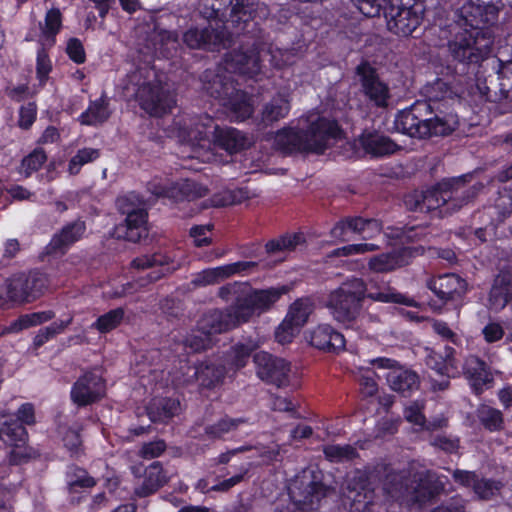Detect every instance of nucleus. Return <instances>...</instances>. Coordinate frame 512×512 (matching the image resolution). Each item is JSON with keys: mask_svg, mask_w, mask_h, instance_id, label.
<instances>
[{"mask_svg": "<svg viewBox=\"0 0 512 512\" xmlns=\"http://www.w3.org/2000/svg\"><path fill=\"white\" fill-rule=\"evenodd\" d=\"M341 137V129L335 120L325 117L311 119L307 129L283 128L274 139L277 150L284 154L295 152L323 153L332 141Z\"/></svg>", "mask_w": 512, "mask_h": 512, "instance_id": "obj_1", "label": "nucleus"}, {"mask_svg": "<svg viewBox=\"0 0 512 512\" xmlns=\"http://www.w3.org/2000/svg\"><path fill=\"white\" fill-rule=\"evenodd\" d=\"M394 125L397 131L422 139L451 134L458 127L459 119L456 114L434 113L431 104L417 101L396 115Z\"/></svg>", "mask_w": 512, "mask_h": 512, "instance_id": "obj_2", "label": "nucleus"}, {"mask_svg": "<svg viewBox=\"0 0 512 512\" xmlns=\"http://www.w3.org/2000/svg\"><path fill=\"white\" fill-rule=\"evenodd\" d=\"M205 5L211 9V16L227 19L235 34H254L259 30L260 20L269 14L264 3L253 0H205Z\"/></svg>", "mask_w": 512, "mask_h": 512, "instance_id": "obj_3", "label": "nucleus"}, {"mask_svg": "<svg viewBox=\"0 0 512 512\" xmlns=\"http://www.w3.org/2000/svg\"><path fill=\"white\" fill-rule=\"evenodd\" d=\"M128 85L136 87V101L151 116L161 117L171 112L176 104L173 93L156 78L150 69L140 68L132 72L129 75Z\"/></svg>", "mask_w": 512, "mask_h": 512, "instance_id": "obj_4", "label": "nucleus"}, {"mask_svg": "<svg viewBox=\"0 0 512 512\" xmlns=\"http://www.w3.org/2000/svg\"><path fill=\"white\" fill-rule=\"evenodd\" d=\"M328 492V489L319 482L318 475L312 469H305L289 483L288 493L277 500L274 512L314 510Z\"/></svg>", "mask_w": 512, "mask_h": 512, "instance_id": "obj_5", "label": "nucleus"}, {"mask_svg": "<svg viewBox=\"0 0 512 512\" xmlns=\"http://www.w3.org/2000/svg\"><path fill=\"white\" fill-rule=\"evenodd\" d=\"M471 175L444 178L433 188L435 210L439 209L443 216L452 215L473 202L483 189L482 183L467 187Z\"/></svg>", "mask_w": 512, "mask_h": 512, "instance_id": "obj_6", "label": "nucleus"}, {"mask_svg": "<svg viewBox=\"0 0 512 512\" xmlns=\"http://www.w3.org/2000/svg\"><path fill=\"white\" fill-rule=\"evenodd\" d=\"M444 477H436L433 473H418L413 479L400 477V483H395L393 477L385 488L387 494L396 500L407 504L423 503L444 489Z\"/></svg>", "mask_w": 512, "mask_h": 512, "instance_id": "obj_7", "label": "nucleus"}, {"mask_svg": "<svg viewBox=\"0 0 512 512\" xmlns=\"http://www.w3.org/2000/svg\"><path fill=\"white\" fill-rule=\"evenodd\" d=\"M0 441L9 449L7 457L12 465L24 463L36 455L28 445L26 428L16 420L12 411L0 412Z\"/></svg>", "mask_w": 512, "mask_h": 512, "instance_id": "obj_8", "label": "nucleus"}, {"mask_svg": "<svg viewBox=\"0 0 512 512\" xmlns=\"http://www.w3.org/2000/svg\"><path fill=\"white\" fill-rule=\"evenodd\" d=\"M492 45L490 31L469 32L468 29H464L448 42V50L454 60L479 63L490 54Z\"/></svg>", "mask_w": 512, "mask_h": 512, "instance_id": "obj_9", "label": "nucleus"}, {"mask_svg": "<svg viewBox=\"0 0 512 512\" xmlns=\"http://www.w3.org/2000/svg\"><path fill=\"white\" fill-rule=\"evenodd\" d=\"M424 10L422 0H392L384 11L388 30L398 36L411 35L422 22Z\"/></svg>", "mask_w": 512, "mask_h": 512, "instance_id": "obj_10", "label": "nucleus"}, {"mask_svg": "<svg viewBox=\"0 0 512 512\" xmlns=\"http://www.w3.org/2000/svg\"><path fill=\"white\" fill-rule=\"evenodd\" d=\"M46 287V277L39 272L15 275L0 287V307L8 302H32L44 293Z\"/></svg>", "mask_w": 512, "mask_h": 512, "instance_id": "obj_11", "label": "nucleus"}, {"mask_svg": "<svg viewBox=\"0 0 512 512\" xmlns=\"http://www.w3.org/2000/svg\"><path fill=\"white\" fill-rule=\"evenodd\" d=\"M363 299L364 283L360 279H353L330 294L327 306L335 320H355Z\"/></svg>", "mask_w": 512, "mask_h": 512, "instance_id": "obj_12", "label": "nucleus"}, {"mask_svg": "<svg viewBox=\"0 0 512 512\" xmlns=\"http://www.w3.org/2000/svg\"><path fill=\"white\" fill-rule=\"evenodd\" d=\"M246 290L243 297L237 299V318L239 316H260L262 313L271 310L283 295L290 292L291 288L282 285L266 289H253L248 284Z\"/></svg>", "mask_w": 512, "mask_h": 512, "instance_id": "obj_13", "label": "nucleus"}, {"mask_svg": "<svg viewBox=\"0 0 512 512\" xmlns=\"http://www.w3.org/2000/svg\"><path fill=\"white\" fill-rule=\"evenodd\" d=\"M263 51L256 41H242L238 50L226 54L224 69L253 78L261 72Z\"/></svg>", "mask_w": 512, "mask_h": 512, "instance_id": "obj_14", "label": "nucleus"}, {"mask_svg": "<svg viewBox=\"0 0 512 512\" xmlns=\"http://www.w3.org/2000/svg\"><path fill=\"white\" fill-rule=\"evenodd\" d=\"M498 17V8L490 3L467 1L455 11L454 21L469 32L485 31L486 25L493 24Z\"/></svg>", "mask_w": 512, "mask_h": 512, "instance_id": "obj_15", "label": "nucleus"}, {"mask_svg": "<svg viewBox=\"0 0 512 512\" xmlns=\"http://www.w3.org/2000/svg\"><path fill=\"white\" fill-rule=\"evenodd\" d=\"M361 92L364 96L379 108L388 106L390 89L380 78L376 67L368 60H362L355 68Z\"/></svg>", "mask_w": 512, "mask_h": 512, "instance_id": "obj_16", "label": "nucleus"}, {"mask_svg": "<svg viewBox=\"0 0 512 512\" xmlns=\"http://www.w3.org/2000/svg\"><path fill=\"white\" fill-rule=\"evenodd\" d=\"M344 502L351 512H370L376 505L374 491L364 472L355 471L348 476L344 490Z\"/></svg>", "mask_w": 512, "mask_h": 512, "instance_id": "obj_17", "label": "nucleus"}, {"mask_svg": "<svg viewBox=\"0 0 512 512\" xmlns=\"http://www.w3.org/2000/svg\"><path fill=\"white\" fill-rule=\"evenodd\" d=\"M256 372L259 378L277 387H286L292 383L294 373L284 359L273 358L266 352L254 356Z\"/></svg>", "mask_w": 512, "mask_h": 512, "instance_id": "obj_18", "label": "nucleus"}, {"mask_svg": "<svg viewBox=\"0 0 512 512\" xmlns=\"http://www.w3.org/2000/svg\"><path fill=\"white\" fill-rule=\"evenodd\" d=\"M184 43L192 49H216L229 47L232 42V33L223 24L209 25L204 29H189L183 35Z\"/></svg>", "mask_w": 512, "mask_h": 512, "instance_id": "obj_19", "label": "nucleus"}, {"mask_svg": "<svg viewBox=\"0 0 512 512\" xmlns=\"http://www.w3.org/2000/svg\"><path fill=\"white\" fill-rule=\"evenodd\" d=\"M371 364L380 369H387L385 375L389 387L405 395L418 389V376L402 366H399L394 360L388 358H377L371 360Z\"/></svg>", "mask_w": 512, "mask_h": 512, "instance_id": "obj_20", "label": "nucleus"}, {"mask_svg": "<svg viewBox=\"0 0 512 512\" xmlns=\"http://www.w3.org/2000/svg\"><path fill=\"white\" fill-rule=\"evenodd\" d=\"M105 393V383L100 370L84 374L74 384L71 397L78 405H87L101 398Z\"/></svg>", "mask_w": 512, "mask_h": 512, "instance_id": "obj_21", "label": "nucleus"}, {"mask_svg": "<svg viewBox=\"0 0 512 512\" xmlns=\"http://www.w3.org/2000/svg\"><path fill=\"white\" fill-rule=\"evenodd\" d=\"M427 286L438 298L444 301L459 299L467 290L466 281L455 273H446L434 277L427 282Z\"/></svg>", "mask_w": 512, "mask_h": 512, "instance_id": "obj_22", "label": "nucleus"}, {"mask_svg": "<svg viewBox=\"0 0 512 512\" xmlns=\"http://www.w3.org/2000/svg\"><path fill=\"white\" fill-rule=\"evenodd\" d=\"M86 230L83 221H74L65 225L59 233L55 234L46 250L48 254H64L73 243L81 239Z\"/></svg>", "mask_w": 512, "mask_h": 512, "instance_id": "obj_23", "label": "nucleus"}, {"mask_svg": "<svg viewBox=\"0 0 512 512\" xmlns=\"http://www.w3.org/2000/svg\"><path fill=\"white\" fill-rule=\"evenodd\" d=\"M425 93L427 100L425 102L433 106L434 113L440 115L452 114L451 112H445L442 108H448L451 104L457 100L456 93L451 87L441 79H437L434 83L426 86Z\"/></svg>", "mask_w": 512, "mask_h": 512, "instance_id": "obj_24", "label": "nucleus"}, {"mask_svg": "<svg viewBox=\"0 0 512 512\" xmlns=\"http://www.w3.org/2000/svg\"><path fill=\"white\" fill-rule=\"evenodd\" d=\"M306 339L318 349L327 351L341 350L345 346V337L334 331L328 324H318Z\"/></svg>", "mask_w": 512, "mask_h": 512, "instance_id": "obj_25", "label": "nucleus"}, {"mask_svg": "<svg viewBox=\"0 0 512 512\" xmlns=\"http://www.w3.org/2000/svg\"><path fill=\"white\" fill-rule=\"evenodd\" d=\"M346 230H350L354 233H364L366 230H370L371 234H380L382 231L381 223L376 219H364L361 217H348L335 224L331 230V234L335 238H340L342 241H346L344 234ZM372 235H369L371 237ZM368 238V236H364Z\"/></svg>", "mask_w": 512, "mask_h": 512, "instance_id": "obj_26", "label": "nucleus"}, {"mask_svg": "<svg viewBox=\"0 0 512 512\" xmlns=\"http://www.w3.org/2000/svg\"><path fill=\"white\" fill-rule=\"evenodd\" d=\"M463 370L475 393L478 394L491 386L493 374L479 358L475 356L468 357L465 360Z\"/></svg>", "mask_w": 512, "mask_h": 512, "instance_id": "obj_27", "label": "nucleus"}, {"mask_svg": "<svg viewBox=\"0 0 512 512\" xmlns=\"http://www.w3.org/2000/svg\"><path fill=\"white\" fill-rule=\"evenodd\" d=\"M181 369H186L182 372L181 376H176L179 384H188L193 380L199 381L202 386H211L218 382L223 376V369L216 368L213 365L201 366H183Z\"/></svg>", "mask_w": 512, "mask_h": 512, "instance_id": "obj_28", "label": "nucleus"}, {"mask_svg": "<svg viewBox=\"0 0 512 512\" xmlns=\"http://www.w3.org/2000/svg\"><path fill=\"white\" fill-rule=\"evenodd\" d=\"M214 137L215 143L230 154L247 149L252 143L247 134L232 127H217Z\"/></svg>", "mask_w": 512, "mask_h": 512, "instance_id": "obj_29", "label": "nucleus"}, {"mask_svg": "<svg viewBox=\"0 0 512 512\" xmlns=\"http://www.w3.org/2000/svg\"><path fill=\"white\" fill-rule=\"evenodd\" d=\"M512 300V275L510 272H500L494 279L489 294V306L492 310L503 309Z\"/></svg>", "mask_w": 512, "mask_h": 512, "instance_id": "obj_30", "label": "nucleus"}, {"mask_svg": "<svg viewBox=\"0 0 512 512\" xmlns=\"http://www.w3.org/2000/svg\"><path fill=\"white\" fill-rule=\"evenodd\" d=\"M427 365L441 376L455 377L460 370L454 358V350L445 347L443 352L430 351L426 358Z\"/></svg>", "mask_w": 512, "mask_h": 512, "instance_id": "obj_31", "label": "nucleus"}, {"mask_svg": "<svg viewBox=\"0 0 512 512\" xmlns=\"http://www.w3.org/2000/svg\"><path fill=\"white\" fill-rule=\"evenodd\" d=\"M411 254V248H403L400 251L382 253L370 258L368 266L370 270L376 273L390 272L396 268L406 265L408 263L406 258L410 257Z\"/></svg>", "mask_w": 512, "mask_h": 512, "instance_id": "obj_32", "label": "nucleus"}, {"mask_svg": "<svg viewBox=\"0 0 512 512\" xmlns=\"http://www.w3.org/2000/svg\"><path fill=\"white\" fill-rule=\"evenodd\" d=\"M360 142L365 152L375 157L393 154L399 149L394 141L379 133L363 134Z\"/></svg>", "mask_w": 512, "mask_h": 512, "instance_id": "obj_33", "label": "nucleus"}, {"mask_svg": "<svg viewBox=\"0 0 512 512\" xmlns=\"http://www.w3.org/2000/svg\"><path fill=\"white\" fill-rule=\"evenodd\" d=\"M455 481L463 486L473 487L474 492L479 498L488 499L493 496L500 488L498 482L489 480H478L477 476L468 471H455L453 474Z\"/></svg>", "mask_w": 512, "mask_h": 512, "instance_id": "obj_34", "label": "nucleus"}, {"mask_svg": "<svg viewBox=\"0 0 512 512\" xmlns=\"http://www.w3.org/2000/svg\"><path fill=\"white\" fill-rule=\"evenodd\" d=\"M222 105L226 108L231 119L237 121L249 118L254 111L251 98L247 93L238 89Z\"/></svg>", "mask_w": 512, "mask_h": 512, "instance_id": "obj_35", "label": "nucleus"}, {"mask_svg": "<svg viewBox=\"0 0 512 512\" xmlns=\"http://www.w3.org/2000/svg\"><path fill=\"white\" fill-rule=\"evenodd\" d=\"M95 485V480L80 468H71L67 472V487L72 501L79 502L88 489Z\"/></svg>", "mask_w": 512, "mask_h": 512, "instance_id": "obj_36", "label": "nucleus"}, {"mask_svg": "<svg viewBox=\"0 0 512 512\" xmlns=\"http://www.w3.org/2000/svg\"><path fill=\"white\" fill-rule=\"evenodd\" d=\"M169 480V476L159 462L152 463L144 474L143 484L136 489L138 496H147L154 493Z\"/></svg>", "mask_w": 512, "mask_h": 512, "instance_id": "obj_37", "label": "nucleus"}, {"mask_svg": "<svg viewBox=\"0 0 512 512\" xmlns=\"http://www.w3.org/2000/svg\"><path fill=\"white\" fill-rule=\"evenodd\" d=\"M290 111V101L283 94L275 95L263 105L261 110V122L265 125L272 124L285 118Z\"/></svg>", "mask_w": 512, "mask_h": 512, "instance_id": "obj_38", "label": "nucleus"}, {"mask_svg": "<svg viewBox=\"0 0 512 512\" xmlns=\"http://www.w3.org/2000/svg\"><path fill=\"white\" fill-rule=\"evenodd\" d=\"M204 79L208 82L204 84L205 91L213 98L225 102L237 89L233 82L220 74H214L210 77V73L206 72Z\"/></svg>", "mask_w": 512, "mask_h": 512, "instance_id": "obj_39", "label": "nucleus"}, {"mask_svg": "<svg viewBox=\"0 0 512 512\" xmlns=\"http://www.w3.org/2000/svg\"><path fill=\"white\" fill-rule=\"evenodd\" d=\"M151 42L155 53L169 58L177 51L178 36L176 33L156 27L151 35Z\"/></svg>", "mask_w": 512, "mask_h": 512, "instance_id": "obj_40", "label": "nucleus"}, {"mask_svg": "<svg viewBox=\"0 0 512 512\" xmlns=\"http://www.w3.org/2000/svg\"><path fill=\"white\" fill-rule=\"evenodd\" d=\"M226 323L227 322H205V326L199 330L193 331V333L186 338V345L193 351L208 348L213 342L211 331H221L222 326Z\"/></svg>", "mask_w": 512, "mask_h": 512, "instance_id": "obj_41", "label": "nucleus"}, {"mask_svg": "<svg viewBox=\"0 0 512 512\" xmlns=\"http://www.w3.org/2000/svg\"><path fill=\"white\" fill-rule=\"evenodd\" d=\"M147 211L138 210L136 213L126 216L125 218V239L131 242H138L147 236Z\"/></svg>", "mask_w": 512, "mask_h": 512, "instance_id": "obj_42", "label": "nucleus"}, {"mask_svg": "<svg viewBox=\"0 0 512 512\" xmlns=\"http://www.w3.org/2000/svg\"><path fill=\"white\" fill-rule=\"evenodd\" d=\"M404 204L411 211L429 212L435 210L433 188L426 191H414L404 197Z\"/></svg>", "mask_w": 512, "mask_h": 512, "instance_id": "obj_43", "label": "nucleus"}, {"mask_svg": "<svg viewBox=\"0 0 512 512\" xmlns=\"http://www.w3.org/2000/svg\"><path fill=\"white\" fill-rule=\"evenodd\" d=\"M109 117L108 103L104 98H100L91 102L88 109L80 115L79 121L82 125H98L107 121Z\"/></svg>", "mask_w": 512, "mask_h": 512, "instance_id": "obj_44", "label": "nucleus"}, {"mask_svg": "<svg viewBox=\"0 0 512 512\" xmlns=\"http://www.w3.org/2000/svg\"><path fill=\"white\" fill-rule=\"evenodd\" d=\"M423 404L415 401L407 406L404 410L405 419L416 426V430L436 429L442 427L446 420L444 418L437 419L426 424L425 417L422 414Z\"/></svg>", "mask_w": 512, "mask_h": 512, "instance_id": "obj_45", "label": "nucleus"}, {"mask_svg": "<svg viewBox=\"0 0 512 512\" xmlns=\"http://www.w3.org/2000/svg\"><path fill=\"white\" fill-rule=\"evenodd\" d=\"M179 402L174 399L155 400L147 408L148 416L151 421H164L177 414Z\"/></svg>", "mask_w": 512, "mask_h": 512, "instance_id": "obj_46", "label": "nucleus"}, {"mask_svg": "<svg viewBox=\"0 0 512 512\" xmlns=\"http://www.w3.org/2000/svg\"><path fill=\"white\" fill-rule=\"evenodd\" d=\"M315 308L316 303L312 297H300L289 305L284 320H308Z\"/></svg>", "mask_w": 512, "mask_h": 512, "instance_id": "obj_47", "label": "nucleus"}, {"mask_svg": "<svg viewBox=\"0 0 512 512\" xmlns=\"http://www.w3.org/2000/svg\"><path fill=\"white\" fill-rule=\"evenodd\" d=\"M62 26V15L59 9H50L45 16L44 24L40 23L41 36L45 38L49 44H53L55 36Z\"/></svg>", "mask_w": 512, "mask_h": 512, "instance_id": "obj_48", "label": "nucleus"}, {"mask_svg": "<svg viewBox=\"0 0 512 512\" xmlns=\"http://www.w3.org/2000/svg\"><path fill=\"white\" fill-rule=\"evenodd\" d=\"M303 241L302 234H286L277 239L270 240L265 245L268 254L292 251Z\"/></svg>", "mask_w": 512, "mask_h": 512, "instance_id": "obj_49", "label": "nucleus"}, {"mask_svg": "<svg viewBox=\"0 0 512 512\" xmlns=\"http://www.w3.org/2000/svg\"><path fill=\"white\" fill-rule=\"evenodd\" d=\"M512 213V196L507 193H499L498 197L495 199L494 206L489 209V214H496V218L492 219V224L494 222L500 223L504 221L509 215Z\"/></svg>", "mask_w": 512, "mask_h": 512, "instance_id": "obj_50", "label": "nucleus"}, {"mask_svg": "<svg viewBox=\"0 0 512 512\" xmlns=\"http://www.w3.org/2000/svg\"><path fill=\"white\" fill-rule=\"evenodd\" d=\"M100 156L98 149L83 148L78 150L75 156H73L68 165V171L71 175L79 173L81 167L87 163L96 160Z\"/></svg>", "mask_w": 512, "mask_h": 512, "instance_id": "obj_51", "label": "nucleus"}, {"mask_svg": "<svg viewBox=\"0 0 512 512\" xmlns=\"http://www.w3.org/2000/svg\"><path fill=\"white\" fill-rule=\"evenodd\" d=\"M478 417L489 430H498L502 427L503 419L499 410L483 405L478 410Z\"/></svg>", "mask_w": 512, "mask_h": 512, "instance_id": "obj_52", "label": "nucleus"}, {"mask_svg": "<svg viewBox=\"0 0 512 512\" xmlns=\"http://www.w3.org/2000/svg\"><path fill=\"white\" fill-rule=\"evenodd\" d=\"M324 454L330 461H344L355 457L356 451L350 445H328L324 448Z\"/></svg>", "mask_w": 512, "mask_h": 512, "instance_id": "obj_53", "label": "nucleus"}, {"mask_svg": "<svg viewBox=\"0 0 512 512\" xmlns=\"http://www.w3.org/2000/svg\"><path fill=\"white\" fill-rule=\"evenodd\" d=\"M116 206L118 211L123 215H131L132 213L138 212V210H144L142 201L135 195L122 196L117 198Z\"/></svg>", "mask_w": 512, "mask_h": 512, "instance_id": "obj_54", "label": "nucleus"}, {"mask_svg": "<svg viewBox=\"0 0 512 512\" xmlns=\"http://www.w3.org/2000/svg\"><path fill=\"white\" fill-rule=\"evenodd\" d=\"M301 322H281L275 332L276 340L281 343H289L299 333Z\"/></svg>", "mask_w": 512, "mask_h": 512, "instance_id": "obj_55", "label": "nucleus"}, {"mask_svg": "<svg viewBox=\"0 0 512 512\" xmlns=\"http://www.w3.org/2000/svg\"><path fill=\"white\" fill-rule=\"evenodd\" d=\"M370 299L380 301V302H393V303H402L408 306L414 305V301L408 299L406 296L395 292L391 289L383 292H369L367 295Z\"/></svg>", "mask_w": 512, "mask_h": 512, "instance_id": "obj_56", "label": "nucleus"}, {"mask_svg": "<svg viewBox=\"0 0 512 512\" xmlns=\"http://www.w3.org/2000/svg\"><path fill=\"white\" fill-rule=\"evenodd\" d=\"M47 156L43 150H34L27 157L22 160V167L25 175L30 176L34 171H37L45 163Z\"/></svg>", "mask_w": 512, "mask_h": 512, "instance_id": "obj_57", "label": "nucleus"}, {"mask_svg": "<svg viewBox=\"0 0 512 512\" xmlns=\"http://www.w3.org/2000/svg\"><path fill=\"white\" fill-rule=\"evenodd\" d=\"M60 434L62 435L64 445L73 453H77L81 446L79 426L75 425L71 428L61 427Z\"/></svg>", "mask_w": 512, "mask_h": 512, "instance_id": "obj_58", "label": "nucleus"}, {"mask_svg": "<svg viewBox=\"0 0 512 512\" xmlns=\"http://www.w3.org/2000/svg\"><path fill=\"white\" fill-rule=\"evenodd\" d=\"M366 17L379 16L385 0H351Z\"/></svg>", "mask_w": 512, "mask_h": 512, "instance_id": "obj_59", "label": "nucleus"}, {"mask_svg": "<svg viewBox=\"0 0 512 512\" xmlns=\"http://www.w3.org/2000/svg\"><path fill=\"white\" fill-rule=\"evenodd\" d=\"M246 288H248V283H240V282H233V283H228L222 287L219 288L218 290V296L225 300V301H229L233 296H236V300L239 297L240 293H245L246 291Z\"/></svg>", "mask_w": 512, "mask_h": 512, "instance_id": "obj_60", "label": "nucleus"}, {"mask_svg": "<svg viewBox=\"0 0 512 512\" xmlns=\"http://www.w3.org/2000/svg\"><path fill=\"white\" fill-rule=\"evenodd\" d=\"M242 421L222 419L218 424L207 428L206 432L213 438H218L234 430Z\"/></svg>", "mask_w": 512, "mask_h": 512, "instance_id": "obj_61", "label": "nucleus"}, {"mask_svg": "<svg viewBox=\"0 0 512 512\" xmlns=\"http://www.w3.org/2000/svg\"><path fill=\"white\" fill-rule=\"evenodd\" d=\"M255 345L253 346H245V345H237L233 348L231 353L232 364L236 369L242 368L245 366L249 354L253 349H255Z\"/></svg>", "mask_w": 512, "mask_h": 512, "instance_id": "obj_62", "label": "nucleus"}, {"mask_svg": "<svg viewBox=\"0 0 512 512\" xmlns=\"http://www.w3.org/2000/svg\"><path fill=\"white\" fill-rule=\"evenodd\" d=\"M66 51L70 59L73 60L75 63L81 64L85 62V50L81 41L77 38H71L68 41Z\"/></svg>", "mask_w": 512, "mask_h": 512, "instance_id": "obj_63", "label": "nucleus"}, {"mask_svg": "<svg viewBox=\"0 0 512 512\" xmlns=\"http://www.w3.org/2000/svg\"><path fill=\"white\" fill-rule=\"evenodd\" d=\"M16 420L25 427V425H33L36 422L35 410L32 404H22L16 412H13Z\"/></svg>", "mask_w": 512, "mask_h": 512, "instance_id": "obj_64", "label": "nucleus"}]
</instances>
